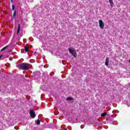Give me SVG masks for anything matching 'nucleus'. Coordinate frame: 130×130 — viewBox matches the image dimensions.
I'll list each match as a JSON object with an SVG mask.
<instances>
[{
    "label": "nucleus",
    "instance_id": "f257e3e1",
    "mask_svg": "<svg viewBox=\"0 0 130 130\" xmlns=\"http://www.w3.org/2000/svg\"><path fill=\"white\" fill-rule=\"evenodd\" d=\"M18 68L19 70H28L29 64H28V63H22L18 65Z\"/></svg>",
    "mask_w": 130,
    "mask_h": 130
},
{
    "label": "nucleus",
    "instance_id": "f03ea898",
    "mask_svg": "<svg viewBox=\"0 0 130 130\" xmlns=\"http://www.w3.org/2000/svg\"><path fill=\"white\" fill-rule=\"evenodd\" d=\"M68 50L72 55H73L74 57H77V52H76V51L72 50L71 48H69Z\"/></svg>",
    "mask_w": 130,
    "mask_h": 130
},
{
    "label": "nucleus",
    "instance_id": "7ed1b4c3",
    "mask_svg": "<svg viewBox=\"0 0 130 130\" xmlns=\"http://www.w3.org/2000/svg\"><path fill=\"white\" fill-rule=\"evenodd\" d=\"M29 114L31 118H35V116H36V114H35V112H34V110H31L29 112Z\"/></svg>",
    "mask_w": 130,
    "mask_h": 130
},
{
    "label": "nucleus",
    "instance_id": "20e7f679",
    "mask_svg": "<svg viewBox=\"0 0 130 130\" xmlns=\"http://www.w3.org/2000/svg\"><path fill=\"white\" fill-rule=\"evenodd\" d=\"M99 23L100 28H101V29H104V22H103L102 20L100 19L99 21Z\"/></svg>",
    "mask_w": 130,
    "mask_h": 130
},
{
    "label": "nucleus",
    "instance_id": "39448f33",
    "mask_svg": "<svg viewBox=\"0 0 130 130\" xmlns=\"http://www.w3.org/2000/svg\"><path fill=\"white\" fill-rule=\"evenodd\" d=\"M109 63V58L107 57L106 59L105 64H106V66H108Z\"/></svg>",
    "mask_w": 130,
    "mask_h": 130
},
{
    "label": "nucleus",
    "instance_id": "423d86ee",
    "mask_svg": "<svg viewBox=\"0 0 130 130\" xmlns=\"http://www.w3.org/2000/svg\"><path fill=\"white\" fill-rule=\"evenodd\" d=\"M24 50L25 51H26V52H28V51H29V47L25 46L24 47Z\"/></svg>",
    "mask_w": 130,
    "mask_h": 130
},
{
    "label": "nucleus",
    "instance_id": "0eeeda50",
    "mask_svg": "<svg viewBox=\"0 0 130 130\" xmlns=\"http://www.w3.org/2000/svg\"><path fill=\"white\" fill-rule=\"evenodd\" d=\"M106 115H107V113L104 112L101 114V116H102V117H104L105 116H106Z\"/></svg>",
    "mask_w": 130,
    "mask_h": 130
},
{
    "label": "nucleus",
    "instance_id": "6e6552de",
    "mask_svg": "<svg viewBox=\"0 0 130 130\" xmlns=\"http://www.w3.org/2000/svg\"><path fill=\"white\" fill-rule=\"evenodd\" d=\"M17 14V12L16 11H14V12L13 13V17L12 18V20H15V17H16V14Z\"/></svg>",
    "mask_w": 130,
    "mask_h": 130
},
{
    "label": "nucleus",
    "instance_id": "1a4fd4ad",
    "mask_svg": "<svg viewBox=\"0 0 130 130\" xmlns=\"http://www.w3.org/2000/svg\"><path fill=\"white\" fill-rule=\"evenodd\" d=\"M8 47H9V46H6L4 47L3 48H2L1 50V51H4V50H6V49H7V48H8Z\"/></svg>",
    "mask_w": 130,
    "mask_h": 130
},
{
    "label": "nucleus",
    "instance_id": "9d476101",
    "mask_svg": "<svg viewBox=\"0 0 130 130\" xmlns=\"http://www.w3.org/2000/svg\"><path fill=\"white\" fill-rule=\"evenodd\" d=\"M67 101H71L72 100H73V98L68 97L67 98Z\"/></svg>",
    "mask_w": 130,
    "mask_h": 130
},
{
    "label": "nucleus",
    "instance_id": "9b49d317",
    "mask_svg": "<svg viewBox=\"0 0 130 130\" xmlns=\"http://www.w3.org/2000/svg\"><path fill=\"white\" fill-rule=\"evenodd\" d=\"M20 24L18 25V28L17 29V35H19V34L20 33Z\"/></svg>",
    "mask_w": 130,
    "mask_h": 130
},
{
    "label": "nucleus",
    "instance_id": "f8f14e48",
    "mask_svg": "<svg viewBox=\"0 0 130 130\" xmlns=\"http://www.w3.org/2000/svg\"><path fill=\"white\" fill-rule=\"evenodd\" d=\"M109 2L111 6L112 7V5H113V0H109Z\"/></svg>",
    "mask_w": 130,
    "mask_h": 130
},
{
    "label": "nucleus",
    "instance_id": "ddd939ff",
    "mask_svg": "<svg viewBox=\"0 0 130 130\" xmlns=\"http://www.w3.org/2000/svg\"><path fill=\"white\" fill-rule=\"evenodd\" d=\"M37 124L39 125V124H40V120L39 119H38L37 120Z\"/></svg>",
    "mask_w": 130,
    "mask_h": 130
},
{
    "label": "nucleus",
    "instance_id": "4468645a",
    "mask_svg": "<svg viewBox=\"0 0 130 130\" xmlns=\"http://www.w3.org/2000/svg\"><path fill=\"white\" fill-rule=\"evenodd\" d=\"M15 5H12V11H14L15 10Z\"/></svg>",
    "mask_w": 130,
    "mask_h": 130
},
{
    "label": "nucleus",
    "instance_id": "2eb2a0df",
    "mask_svg": "<svg viewBox=\"0 0 130 130\" xmlns=\"http://www.w3.org/2000/svg\"><path fill=\"white\" fill-rule=\"evenodd\" d=\"M3 56V55H0V58H2V57Z\"/></svg>",
    "mask_w": 130,
    "mask_h": 130
},
{
    "label": "nucleus",
    "instance_id": "dca6fc26",
    "mask_svg": "<svg viewBox=\"0 0 130 130\" xmlns=\"http://www.w3.org/2000/svg\"><path fill=\"white\" fill-rule=\"evenodd\" d=\"M14 0H11V3H13V1Z\"/></svg>",
    "mask_w": 130,
    "mask_h": 130
},
{
    "label": "nucleus",
    "instance_id": "f3484780",
    "mask_svg": "<svg viewBox=\"0 0 130 130\" xmlns=\"http://www.w3.org/2000/svg\"><path fill=\"white\" fill-rule=\"evenodd\" d=\"M11 51H12L10 50L9 52H11Z\"/></svg>",
    "mask_w": 130,
    "mask_h": 130
},
{
    "label": "nucleus",
    "instance_id": "a211bd4d",
    "mask_svg": "<svg viewBox=\"0 0 130 130\" xmlns=\"http://www.w3.org/2000/svg\"><path fill=\"white\" fill-rule=\"evenodd\" d=\"M129 62H130V60H129Z\"/></svg>",
    "mask_w": 130,
    "mask_h": 130
}]
</instances>
